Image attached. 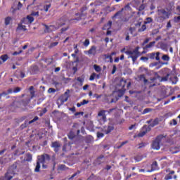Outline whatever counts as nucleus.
<instances>
[{"mask_svg":"<svg viewBox=\"0 0 180 180\" xmlns=\"http://www.w3.org/2000/svg\"><path fill=\"white\" fill-rule=\"evenodd\" d=\"M165 179H166V180L172 179V176H171V174H168L165 177Z\"/></svg>","mask_w":180,"mask_h":180,"instance_id":"nucleus-51","label":"nucleus"},{"mask_svg":"<svg viewBox=\"0 0 180 180\" xmlns=\"http://www.w3.org/2000/svg\"><path fill=\"white\" fill-rule=\"evenodd\" d=\"M27 127V121H25L24 124H21L20 129L23 130V129H26Z\"/></svg>","mask_w":180,"mask_h":180,"instance_id":"nucleus-36","label":"nucleus"},{"mask_svg":"<svg viewBox=\"0 0 180 180\" xmlns=\"http://www.w3.org/2000/svg\"><path fill=\"white\" fill-rule=\"evenodd\" d=\"M112 130H115V127L113 126V124H109V125L108 126L107 129H105L104 131H105V134H109V133L112 131Z\"/></svg>","mask_w":180,"mask_h":180,"instance_id":"nucleus-15","label":"nucleus"},{"mask_svg":"<svg viewBox=\"0 0 180 180\" xmlns=\"http://www.w3.org/2000/svg\"><path fill=\"white\" fill-rule=\"evenodd\" d=\"M124 95V91L123 90H119L118 96L119 98H122Z\"/></svg>","mask_w":180,"mask_h":180,"instance_id":"nucleus-42","label":"nucleus"},{"mask_svg":"<svg viewBox=\"0 0 180 180\" xmlns=\"http://www.w3.org/2000/svg\"><path fill=\"white\" fill-rule=\"evenodd\" d=\"M174 20L176 23H179V22L180 21V16L174 17Z\"/></svg>","mask_w":180,"mask_h":180,"instance_id":"nucleus-53","label":"nucleus"},{"mask_svg":"<svg viewBox=\"0 0 180 180\" xmlns=\"http://www.w3.org/2000/svg\"><path fill=\"white\" fill-rule=\"evenodd\" d=\"M25 161H27L28 162L32 161V154L27 153Z\"/></svg>","mask_w":180,"mask_h":180,"instance_id":"nucleus-31","label":"nucleus"},{"mask_svg":"<svg viewBox=\"0 0 180 180\" xmlns=\"http://www.w3.org/2000/svg\"><path fill=\"white\" fill-rule=\"evenodd\" d=\"M155 169H158V164L156 161L153 162L151 166V170H148V172H153V171H155Z\"/></svg>","mask_w":180,"mask_h":180,"instance_id":"nucleus-16","label":"nucleus"},{"mask_svg":"<svg viewBox=\"0 0 180 180\" xmlns=\"http://www.w3.org/2000/svg\"><path fill=\"white\" fill-rule=\"evenodd\" d=\"M68 98H70V91L68 89L64 93V94L60 96V98H58V102L60 103V105H64V103L68 101Z\"/></svg>","mask_w":180,"mask_h":180,"instance_id":"nucleus-7","label":"nucleus"},{"mask_svg":"<svg viewBox=\"0 0 180 180\" xmlns=\"http://www.w3.org/2000/svg\"><path fill=\"white\" fill-rule=\"evenodd\" d=\"M79 58L78 56L75 58L74 63H79Z\"/></svg>","mask_w":180,"mask_h":180,"instance_id":"nucleus-64","label":"nucleus"},{"mask_svg":"<svg viewBox=\"0 0 180 180\" xmlns=\"http://www.w3.org/2000/svg\"><path fill=\"white\" fill-rule=\"evenodd\" d=\"M168 78H169V74H167L166 76L162 77L160 81H168Z\"/></svg>","mask_w":180,"mask_h":180,"instance_id":"nucleus-40","label":"nucleus"},{"mask_svg":"<svg viewBox=\"0 0 180 180\" xmlns=\"http://www.w3.org/2000/svg\"><path fill=\"white\" fill-rule=\"evenodd\" d=\"M116 70H117V68L116 67V65H113L112 66V70L111 72V74H115V72H116Z\"/></svg>","mask_w":180,"mask_h":180,"instance_id":"nucleus-47","label":"nucleus"},{"mask_svg":"<svg viewBox=\"0 0 180 180\" xmlns=\"http://www.w3.org/2000/svg\"><path fill=\"white\" fill-rule=\"evenodd\" d=\"M160 54H161V53H160V52H156V53L155 52H153V53H148L147 55V56L150 60H156V61H159V64H161L162 65H164L165 64H168V63L161 62V60L160 58Z\"/></svg>","mask_w":180,"mask_h":180,"instance_id":"nucleus-6","label":"nucleus"},{"mask_svg":"<svg viewBox=\"0 0 180 180\" xmlns=\"http://www.w3.org/2000/svg\"><path fill=\"white\" fill-rule=\"evenodd\" d=\"M138 78L139 81L143 82L144 85H147V84H148V80L146 79V75H140L139 76H138Z\"/></svg>","mask_w":180,"mask_h":180,"instance_id":"nucleus-14","label":"nucleus"},{"mask_svg":"<svg viewBox=\"0 0 180 180\" xmlns=\"http://www.w3.org/2000/svg\"><path fill=\"white\" fill-rule=\"evenodd\" d=\"M23 51L22 50H20V51H15L13 53V56H18V54H20L21 53H22Z\"/></svg>","mask_w":180,"mask_h":180,"instance_id":"nucleus-57","label":"nucleus"},{"mask_svg":"<svg viewBox=\"0 0 180 180\" xmlns=\"http://www.w3.org/2000/svg\"><path fill=\"white\" fill-rule=\"evenodd\" d=\"M32 16H39V11L37 12H32L31 13Z\"/></svg>","mask_w":180,"mask_h":180,"instance_id":"nucleus-60","label":"nucleus"},{"mask_svg":"<svg viewBox=\"0 0 180 180\" xmlns=\"http://www.w3.org/2000/svg\"><path fill=\"white\" fill-rule=\"evenodd\" d=\"M26 119V117H22L18 120V123L23 122Z\"/></svg>","mask_w":180,"mask_h":180,"instance_id":"nucleus-61","label":"nucleus"},{"mask_svg":"<svg viewBox=\"0 0 180 180\" xmlns=\"http://www.w3.org/2000/svg\"><path fill=\"white\" fill-rule=\"evenodd\" d=\"M158 12L159 18H160V19H163V20H165V19H168V18H169V14L164 8L159 9Z\"/></svg>","mask_w":180,"mask_h":180,"instance_id":"nucleus-8","label":"nucleus"},{"mask_svg":"<svg viewBox=\"0 0 180 180\" xmlns=\"http://www.w3.org/2000/svg\"><path fill=\"white\" fill-rule=\"evenodd\" d=\"M70 29V25H67L65 27H63L60 30V33L61 34H63L64 33V32H67V30Z\"/></svg>","mask_w":180,"mask_h":180,"instance_id":"nucleus-33","label":"nucleus"},{"mask_svg":"<svg viewBox=\"0 0 180 180\" xmlns=\"http://www.w3.org/2000/svg\"><path fill=\"white\" fill-rule=\"evenodd\" d=\"M139 49H140V47L137 46L133 51H125V54H127V56H129L128 57V58H132V61H133L134 64L136 63V61L137 60V58H139Z\"/></svg>","mask_w":180,"mask_h":180,"instance_id":"nucleus-5","label":"nucleus"},{"mask_svg":"<svg viewBox=\"0 0 180 180\" xmlns=\"http://www.w3.org/2000/svg\"><path fill=\"white\" fill-rule=\"evenodd\" d=\"M81 127V125H79V124L78 123H75L72 126V129H76L77 131V134H79V132H80V129Z\"/></svg>","mask_w":180,"mask_h":180,"instance_id":"nucleus-21","label":"nucleus"},{"mask_svg":"<svg viewBox=\"0 0 180 180\" xmlns=\"http://www.w3.org/2000/svg\"><path fill=\"white\" fill-rule=\"evenodd\" d=\"M165 141V136L164 135H159L153 141L151 144L152 148L153 150H160V146H162V143Z\"/></svg>","mask_w":180,"mask_h":180,"instance_id":"nucleus-3","label":"nucleus"},{"mask_svg":"<svg viewBox=\"0 0 180 180\" xmlns=\"http://www.w3.org/2000/svg\"><path fill=\"white\" fill-rule=\"evenodd\" d=\"M149 112H151V108H146L143 111V114L146 115V113H148Z\"/></svg>","mask_w":180,"mask_h":180,"instance_id":"nucleus-48","label":"nucleus"},{"mask_svg":"<svg viewBox=\"0 0 180 180\" xmlns=\"http://www.w3.org/2000/svg\"><path fill=\"white\" fill-rule=\"evenodd\" d=\"M17 30H24V32H26L27 29H26V25H22V24H19L18 27H17Z\"/></svg>","mask_w":180,"mask_h":180,"instance_id":"nucleus-26","label":"nucleus"},{"mask_svg":"<svg viewBox=\"0 0 180 180\" xmlns=\"http://www.w3.org/2000/svg\"><path fill=\"white\" fill-rule=\"evenodd\" d=\"M8 60V55H3L0 57V65H2Z\"/></svg>","mask_w":180,"mask_h":180,"instance_id":"nucleus-19","label":"nucleus"},{"mask_svg":"<svg viewBox=\"0 0 180 180\" xmlns=\"http://www.w3.org/2000/svg\"><path fill=\"white\" fill-rule=\"evenodd\" d=\"M50 8H51V4L44 6V9L45 12H49V9H50Z\"/></svg>","mask_w":180,"mask_h":180,"instance_id":"nucleus-41","label":"nucleus"},{"mask_svg":"<svg viewBox=\"0 0 180 180\" xmlns=\"http://www.w3.org/2000/svg\"><path fill=\"white\" fill-rule=\"evenodd\" d=\"M43 26H44L45 30H44V33H51V32H53V29H56V30H57V27L54 26V25H47L46 24H42Z\"/></svg>","mask_w":180,"mask_h":180,"instance_id":"nucleus-9","label":"nucleus"},{"mask_svg":"<svg viewBox=\"0 0 180 180\" xmlns=\"http://www.w3.org/2000/svg\"><path fill=\"white\" fill-rule=\"evenodd\" d=\"M88 53L95 56V54H96V46H91V48L88 51Z\"/></svg>","mask_w":180,"mask_h":180,"instance_id":"nucleus-18","label":"nucleus"},{"mask_svg":"<svg viewBox=\"0 0 180 180\" xmlns=\"http://www.w3.org/2000/svg\"><path fill=\"white\" fill-rule=\"evenodd\" d=\"M46 161H50V155H49V154H44L40 156H38L34 172H40V167H41L40 164H44Z\"/></svg>","mask_w":180,"mask_h":180,"instance_id":"nucleus-1","label":"nucleus"},{"mask_svg":"<svg viewBox=\"0 0 180 180\" xmlns=\"http://www.w3.org/2000/svg\"><path fill=\"white\" fill-rule=\"evenodd\" d=\"M106 110H101L98 113V115H97V117H101V116L103 117V119H105V116H106Z\"/></svg>","mask_w":180,"mask_h":180,"instance_id":"nucleus-25","label":"nucleus"},{"mask_svg":"<svg viewBox=\"0 0 180 180\" xmlns=\"http://www.w3.org/2000/svg\"><path fill=\"white\" fill-rule=\"evenodd\" d=\"M97 119L100 123H105V122H106V115H105V118L101 116L100 117H97Z\"/></svg>","mask_w":180,"mask_h":180,"instance_id":"nucleus-29","label":"nucleus"},{"mask_svg":"<svg viewBox=\"0 0 180 180\" xmlns=\"http://www.w3.org/2000/svg\"><path fill=\"white\" fill-rule=\"evenodd\" d=\"M155 75H157V77H153L152 79H150V81H155V79H157V78H158V79L161 78V77H160V75H158V73H155Z\"/></svg>","mask_w":180,"mask_h":180,"instance_id":"nucleus-55","label":"nucleus"},{"mask_svg":"<svg viewBox=\"0 0 180 180\" xmlns=\"http://www.w3.org/2000/svg\"><path fill=\"white\" fill-rule=\"evenodd\" d=\"M159 120L158 118H156L153 120V123L150 124L148 127L147 125H144L142 128V131L138 134V137H143L146 136L148 131H151V127H154V126H157L158 124Z\"/></svg>","mask_w":180,"mask_h":180,"instance_id":"nucleus-2","label":"nucleus"},{"mask_svg":"<svg viewBox=\"0 0 180 180\" xmlns=\"http://www.w3.org/2000/svg\"><path fill=\"white\" fill-rule=\"evenodd\" d=\"M162 60H163V61H169V56L168 55H163Z\"/></svg>","mask_w":180,"mask_h":180,"instance_id":"nucleus-34","label":"nucleus"},{"mask_svg":"<svg viewBox=\"0 0 180 180\" xmlns=\"http://www.w3.org/2000/svg\"><path fill=\"white\" fill-rule=\"evenodd\" d=\"M103 136H105V134H103V133L97 132L98 139H101V137H103Z\"/></svg>","mask_w":180,"mask_h":180,"instance_id":"nucleus-52","label":"nucleus"},{"mask_svg":"<svg viewBox=\"0 0 180 180\" xmlns=\"http://www.w3.org/2000/svg\"><path fill=\"white\" fill-rule=\"evenodd\" d=\"M65 22H67V18L65 17L60 18L56 22L57 29H60V27H62V26H64L65 25Z\"/></svg>","mask_w":180,"mask_h":180,"instance_id":"nucleus-10","label":"nucleus"},{"mask_svg":"<svg viewBox=\"0 0 180 180\" xmlns=\"http://www.w3.org/2000/svg\"><path fill=\"white\" fill-rule=\"evenodd\" d=\"M129 32L131 34H133L134 32H136V28L135 27H130L129 28Z\"/></svg>","mask_w":180,"mask_h":180,"instance_id":"nucleus-56","label":"nucleus"},{"mask_svg":"<svg viewBox=\"0 0 180 180\" xmlns=\"http://www.w3.org/2000/svg\"><path fill=\"white\" fill-rule=\"evenodd\" d=\"M84 46L85 47H88V46H89V39H86L84 42Z\"/></svg>","mask_w":180,"mask_h":180,"instance_id":"nucleus-49","label":"nucleus"},{"mask_svg":"<svg viewBox=\"0 0 180 180\" xmlns=\"http://www.w3.org/2000/svg\"><path fill=\"white\" fill-rule=\"evenodd\" d=\"M68 136L70 140H73V139L75 137V133H74L72 131H70Z\"/></svg>","mask_w":180,"mask_h":180,"instance_id":"nucleus-28","label":"nucleus"},{"mask_svg":"<svg viewBox=\"0 0 180 180\" xmlns=\"http://www.w3.org/2000/svg\"><path fill=\"white\" fill-rule=\"evenodd\" d=\"M51 147L54 148L55 153H58L60 151V148H61V143L58 141L52 142Z\"/></svg>","mask_w":180,"mask_h":180,"instance_id":"nucleus-11","label":"nucleus"},{"mask_svg":"<svg viewBox=\"0 0 180 180\" xmlns=\"http://www.w3.org/2000/svg\"><path fill=\"white\" fill-rule=\"evenodd\" d=\"M96 76V73H93L89 78L90 81H94V79H95V77Z\"/></svg>","mask_w":180,"mask_h":180,"instance_id":"nucleus-45","label":"nucleus"},{"mask_svg":"<svg viewBox=\"0 0 180 180\" xmlns=\"http://www.w3.org/2000/svg\"><path fill=\"white\" fill-rule=\"evenodd\" d=\"M94 141V137L89 136L86 139V143H92Z\"/></svg>","mask_w":180,"mask_h":180,"instance_id":"nucleus-32","label":"nucleus"},{"mask_svg":"<svg viewBox=\"0 0 180 180\" xmlns=\"http://www.w3.org/2000/svg\"><path fill=\"white\" fill-rule=\"evenodd\" d=\"M68 150H71V143H65L63 147V151H68Z\"/></svg>","mask_w":180,"mask_h":180,"instance_id":"nucleus-22","label":"nucleus"},{"mask_svg":"<svg viewBox=\"0 0 180 180\" xmlns=\"http://www.w3.org/2000/svg\"><path fill=\"white\" fill-rule=\"evenodd\" d=\"M30 95H31V99H33V98H34V94H35V91H34V87L33 86H31L30 87Z\"/></svg>","mask_w":180,"mask_h":180,"instance_id":"nucleus-23","label":"nucleus"},{"mask_svg":"<svg viewBox=\"0 0 180 180\" xmlns=\"http://www.w3.org/2000/svg\"><path fill=\"white\" fill-rule=\"evenodd\" d=\"M123 11H124V8H122L120 11H119L118 12H117V13L112 16V19H115V18H117V16H120V15H122V12H123Z\"/></svg>","mask_w":180,"mask_h":180,"instance_id":"nucleus-27","label":"nucleus"},{"mask_svg":"<svg viewBox=\"0 0 180 180\" xmlns=\"http://www.w3.org/2000/svg\"><path fill=\"white\" fill-rule=\"evenodd\" d=\"M169 151L172 153V154H176V153H179V148L176 146H172L169 148Z\"/></svg>","mask_w":180,"mask_h":180,"instance_id":"nucleus-17","label":"nucleus"},{"mask_svg":"<svg viewBox=\"0 0 180 180\" xmlns=\"http://www.w3.org/2000/svg\"><path fill=\"white\" fill-rule=\"evenodd\" d=\"M146 29H147V27L146 26V25H143L138 30V32H144Z\"/></svg>","mask_w":180,"mask_h":180,"instance_id":"nucleus-37","label":"nucleus"},{"mask_svg":"<svg viewBox=\"0 0 180 180\" xmlns=\"http://www.w3.org/2000/svg\"><path fill=\"white\" fill-rule=\"evenodd\" d=\"M37 120H39V117H37V116L34 117V118L33 120L30 121L28 122V124H32V123H34V122H37Z\"/></svg>","mask_w":180,"mask_h":180,"instance_id":"nucleus-38","label":"nucleus"},{"mask_svg":"<svg viewBox=\"0 0 180 180\" xmlns=\"http://www.w3.org/2000/svg\"><path fill=\"white\" fill-rule=\"evenodd\" d=\"M169 124H170V126H172V124L174 126H176V124H177L176 120H172V121H171L169 122Z\"/></svg>","mask_w":180,"mask_h":180,"instance_id":"nucleus-44","label":"nucleus"},{"mask_svg":"<svg viewBox=\"0 0 180 180\" xmlns=\"http://www.w3.org/2000/svg\"><path fill=\"white\" fill-rule=\"evenodd\" d=\"M18 168V162H15L13 164L9 169H8L7 172L5 174V179L6 180H11L15 176V174H16V169Z\"/></svg>","mask_w":180,"mask_h":180,"instance_id":"nucleus-4","label":"nucleus"},{"mask_svg":"<svg viewBox=\"0 0 180 180\" xmlns=\"http://www.w3.org/2000/svg\"><path fill=\"white\" fill-rule=\"evenodd\" d=\"M13 92L15 94H18V92H20V87H16L15 89H14Z\"/></svg>","mask_w":180,"mask_h":180,"instance_id":"nucleus-54","label":"nucleus"},{"mask_svg":"<svg viewBox=\"0 0 180 180\" xmlns=\"http://www.w3.org/2000/svg\"><path fill=\"white\" fill-rule=\"evenodd\" d=\"M155 44V41H152L150 44H147L146 46L143 47V50H147V49H151V47H154Z\"/></svg>","mask_w":180,"mask_h":180,"instance_id":"nucleus-24","label":"nucleus"},{"mask_svg":"<svg viewBox=\"0 0 180 180\" xmlns=\"http://www.w3.org/2000/svg\"><path fill=\"white\" fill-rule=\"evenodd\" d=\"M148 57H144V56H142V57H141V60H142V61H148Z\"/></svg>","mask_w":180,"mask_h":180,"instance_id":"nucleus-58","label":"nucleus"},{"mask_svg":"<svg viewBox=\"0 0 180 180\" xmlns=\"http://www.w3.org/2000/svg\"><path fill=\"white\" fill-rule=\"evenodd\" d=\"M22 6H23V5L22 4V3H20V1L18 2V8L17 9H20V8H22Z\"/></svg>","mask_w":180,"mask_h":180,"instance_id":"nucleus-63","label":"nucleus"},{"mask_svg":"<svg viewBox=\"0 0 180 180\" xmlns=\"http://www.w3.org/2000/svg\"><path fill=\"white\" fill-rule=\"evenodd\" d=\"M11 23V18L10 17H7L6 19H5V25L6 26H8V25H9Z\"/></svg>","mask_w":180,"mask_h":180,"instance_id":"nucleus-39","label":"nucleus"},{"mask_svg":"<svg viewBox=\"0 0 180 180\" xmlns=\"http://www.w3.org/2000/svg\"><path fill=\"white\" fill-rule=\"evenodd\" d=\"M54 92H56V89L53 88H49L48 90L49 94H54Z\"/></svg>","mask_w":180,"mask_h":180,"instance_id":"nucleus-46","label":"nucleus"},{"mask_svg":"<svg viewBox=\"0 0 180 180\" xmlns=\"http://www.w3.org/2000/svg\"><path fill=\"white\" fill-rule=\"evenodd\" d=\"M6 95H9V93H8V91H3L1 94H0V99L2 98V96H6Z\"/></svg>","mask_w":180,"mask_h":180,"instance_id":"nucleus-43","label":"nucleus"},{"mask_svg":"<svg viewBox=\"0 0 180 180\" xmlns=\"http://www.w3.org/2000/svg\"><path fill=\"white\" fill-rule=\"evenodd\" d=\"M34 20V18L30 15H27L26 18H24L22 20V23H26V22H29L30 25L32 24Z\"/></svg>","mask_w":180,"mask_h":180,"instance_id":"nucleus-13","label":"nucleus"},{"mask_svg":"<svg viewBox=\"0 0 180 180\" xmlns=\"http://www.w3.org/2000/svg\"><path fill=\"white\" fill-rule=\"evenodd\" d=\"M58 45V42H51L50 45L49 46V49H53V47H56V46Z\"/></svg>","mask_w":180,"mask_h":180,"instance_id":"nucleus-35","label":"nucleus"},{"mask_svg":"<svg viewBox=\"0 0 180 180\" xmlns=\"http://www.w3.org/2000/svg\"><path fill=\"white\" fill-rule=\"evenodd\" d=\"M151 22H153V18H147L146 21H145V24L146 23H151Z\"/></svg>","mask_w":180,"mask_h":180,"instance_id":"nucleus-50","label":"nucleus"},{"mask_svg":"<svg viewBox=\"0 0 180 180\" xmlns=\"http://www.w3.org/2000/svg\"><path fill=\"white\" fill-rule=\"evenodd\" d=\"M88 103H89V101L83 100L82 102V105H86Z\"/></svg>","mask_w":180,"mask_h":180,"instance_id":"nucleus-62","label":"nucleus"},{"mask_svg":"<svg viewBox=\"0 0 180 180\" xmlns=\"http://www.w3.org/2000/svg\"><path fill=\"white\" fill-rule=\"evenodd\" d=\"M148 41H150V38H147L143 43L142 44V46H144L145 44H147V43H148Z\"/></svg>","mask_w":180,"mask_h":180,"instance_id":"nucleus-59","label":"nucleus"},{"mask_svg":"<svg viewBox=\"0 0 180 180\" xmlns=\"http://www.w3.org/2000/svg\"><path fill=\"white\" fill-rule=\"evenodd\" d=\"M94 68L95 71H96V72H101V71L102 70L101 67L98 65H94Z\"/></svg>","mask_w":180,"mask_h":180,"instance_id":"nucleus-30","label":"nucleus"},{"mask_svg":"<svg viewBox=\"0 0 180 180\" xmlns=\"http://www.w3.org/2000/svg\"><path fill=\"white\" fill-rule=\"evenodd\" d=\"M105 162V156L103 155H101L96 160V164L97 165H101V164H103Z\"/></svg>","mask_w":180,"mask_h":180,"instance_id":"nucleus-12","label":"nucleus"},{"mask_svg":"<svg viewBox=\"0 0 180 180\" xmlns=\"http://www.w3.org/2000/svg\"><path fill=\"white\" fill-rule=\"evenodd\" d=\"M32 74H37L39 72V67L37 65H34L31 68Z\"/></svg>","mask_w":180,"mask_h":180,"instance_id":"nucleus-20","label":"nucleus"}]
</instances>
